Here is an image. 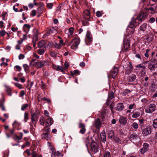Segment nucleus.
Masks as SVG:
<instances>
[{"instance_id":"nucleus-1","label":"nucleus","mask_w":157,"mask_h":157,"mask_svg":"<svg viewBox=\"0 0 157 157\" xmlns=\"http://www.w3.org/2000/svg\"><path fill=\"white\" fill-rule=\"evenodd\" d=\"M118 67H114L113 69L110 71L109 74L108 75V77L114 78L118 73Z\"/></svg>"},{"instance_id":"nucleus-2","label":"nucleus","mask_w":157,"mask_h":157,"mask_svg":"<svg viewBox=\"0 0 157 157\" xmlns=\"http://www.w3.org/2000/svg\"><path fill=\"white\" fill-rule=\"evenodd\" d=\"M83 16L84 18V20L83 22L84 24H86L85 22H86V24L88 23V21H90L89 19L90 18V13L88 10H85L83 13Z\"/></svg>"},{"instance_id":"nucleus-3","label":"nucleus","mask_w":157,"mask_h":157,"mask_svg":"<svg viewBox=\"0 0 157 157\" xmlns=\"http://www.w3.org/2000/svg\"><path fill=\"white\" fill-rule=\"evenodd\" d=\"M157 66V61L155 59H151L148 63V68L151 71H154Z\"/></svg>"},{"instance_id":"nucleus-4","label":"nucleus","mask_w":157,"mask_h":157,"mask_svg":"<svg viewBox=\"0 0 157 157\" xmlns=\"http://www.w3.org/2000/svg\"><path fill=\"white\" fill-rule=\"evenodd\" d=\"M155 108L156 105L155 104H150L146 107L145 112L147 113H151L155 111Z\"/></svg>"},{"instance_id":"nucleus-5","label":"nucleus","mask_w":157,"mask_h":157,"mask_svg":"<svg viewBox=\"0 0 157 157\" xmlns=\"http://www.w3.org/2000/svg\"><path fill=\"white\" fill-rule=\"evenodd\" d=\"M39 112L36 110L35 112L31 114V120L32 122L33 123H36L38 118L39 117Z\"/></svg>"},{"instance_id":"nucleus-6","label":"nucleus","mask_w":157,"mask_h":157,"mask_svg":"<svg viewBox=\"0 0 157 157\" xmlns=\"http://www.w3.org/2000/svg\"><path fill=\"white\" fill-rule=\"evenodd\" d=\"M80 42V40L79 38H74L72 40V45L71 46V48L75 49L77 48Z\"/></svg>"},{"instance_id":"nucleus-7","label":"nucleus","mask_w":157,"mask_h":157,"mask_svg":"<svg viewBox=\"0 0 157 157\" xmlns=\"http://www.w3.org/2000/svg\"><path fill=\"white\" fill-rule=\"evenodd\" d=\"M142 134L144 136H147L150 134L151 132V127L149 126L143 129L142 131Z\"/></svg>"},{"instance_id":"nucleus-8","label":"nucleus","mask_w":157,"mask_h":157,"mask_svg":"<svg viewBox=\"0 0 157 157\" xmlns=\"http://www.w3.org/2000/svg\"><path fill=\"white\" fill-rule=\"evenodd\" d=\"M148 144L144 143L143 145V147L140 149V152L142 154H144L149 149Z\"/></svg>"},{"instance_id":"nucleus-9","label":"nucleus","mask_w":157,"mask_h":157,"mask_svg":"<svg viewBox=\"0 0 157 157\" xmlns=\"http://www.w3.org/2000/svg\"><path fill=\"white\" fill-rule=\"evenodd\" d=\"M146 17V13L144 12H142L138 15L136 19L138 21H142L145 20Z\"/></svg>"},{"instance_id":"nucleus-10","label":"nucleus","mask_w":157,"mask_h":157,"mask_svg":"<svg viewBox=\"0 0 157 157\" xmlns=\"http://www.w3.org/2000/svg\"><path fill=\"white\" fill-rule=\"evenodd\" d=\"M90 147L91 151L94 153L97 152L98 151V148L96 143L94 142H92L90 144Z\"/></svg>"},{"instance_id":"nucleus-11","label":"nucleus","mask_w":157,"mask_h":157,"mask_svg":"<svg viewBox=\"0 0 157 157\" xmlns=\"http://www.w3.org/2000/svg\"><path fill=\"white\" fill-rule=\"evenodd\" d=\"M129 139L132 142H133V141H135L138 140H140V138L136 134L132 133L130 135L129 137Z\"/></svg>"},{"instance_id":"nucleus-12","label":"nucleus","mask_w":157,"mask_h":157,"mask_svg":"<svg viewBox=\"0 0 157 157\" xmlns=\"http://www.w3.org/2000/svg\"><path fill=\"white\" fill-rule=\"evenodd\" d=\"M47 46L46 41L45 40H42L39 42L38 44V47L39 48H45Z\"/></svg>"},{"instance_id":"nucleus-13","label":"nucleus","mask_w":157,"mask_h":157,"mask_svg":"<svg viewBox=\"0 0 157 157\" xmlns=\"http://www.w3.org/2000/svg\"><path fill=\"white\" fill-rule=\"evenodd\" d=\"M114 96V93L113 91H111L109 94L108 95V98L106 101V104L107 105H109L110 100L112 99Z\"/></svg>"},{"instance_id":"nucleus-14","label":"nucleus","mask_w":157,"mask_h":157,"mask_svg":"<svg viewBox=\"0 0 157 157\" xmlns=\"http://www.w3.org/2000/svg\"><path fill=\"white\" fill-rule=\"evenodd\" d=\"M57 31L54 29L53 27L51 28L49 30L47 31L46 34H45L44 35H48L49 34H51L52 35H55L56 34Z\"/></svg>"},{"instance_id":"nucleus-15","label":"nucleus","mask_w":157,"mask_h":157,"mask_svg":"<svg viewBox=\"0 0 157 157\" xmlns=\"http://www.w3.org/2000/svg\"><path fill=\"white\" fill-rule=\"evenodd\" d=\"M101 122L100 119L97 118L95 120L94 125L96 128L99 129L101 127Z\"/></svg>"},{"instance_id":"nucleus-16","label":"nucleus","mask_w":157,"mask_h":157,"mask_svg":"<svg viewBox=\"0 0 157 157\" xmlns=\"http://www.w3.org/2000/svg\"><path fill=\"white\" fill-rule=\"evenodd\" d=\"M79 127L81 128L79 131V132L82 134H84L86 131V129L85 127V124L83 123H80L79 124Z\"/></svg>"},{"instance_id":"nucleus-17","label":"nucleus","mask_w":157,"mask_h":157,"mask_svg":"<svg viewBox=\"0 0 157 157\" xmlns=\"http://www.w3.org/2000/svg\"><path fill=\"white\" fill-rule=\"evenodd\" d=\"M119 121L120 124L122 125H125L127 122L126 118L124 117L121 116L119 118Z\"/></svg>"},{"instance_id":"nucleus-18","label":"nucleus","mask_w":157,"mask_h":157,"mask_svg":"<svg viewBox=\"0 0 157 157\" xmlns=\"http://www.w3.org/2000/svg\"><path fill=\"white\" fill-rule=\"evenodd\" d=\"M124 108V106L123 103H119L117 104L115 108L118 111H121Z\"/></svg>"},{"instance_id":"nucleus-19","label":"nucleus","mask_w":157,"mask_h":157,"mask_svg":"<svg viewBox=\"0 0 157 157\" xmlns=\"http://www.w3.org/2000/svg\"><path fill=\"white\" fill-rule=\"evenodd\" d=\"M92 41V37L90 32L87 31L86 33V37L85 39V43L86 44V41L89 42Z\"/></svg>"},{"instance_id":"nucleus-20","label":"nucleus","mask_w":157,"mask_h":157,"mask_svg":"<svg viewBox=\"0 0 157 157\" xmlns=\"http://www.w3.org/2000/svg\"><path fill=\"white\" fill-rule=\"evenodd\" d=\"M41 137L43 139H45L48 140L50 139L51 136L48 132H46L42 134Z\"/></svg>"},{"instance_id":"nucleus-21","label":"nucleus","mask_w":157,"mask_h":157,"mask_svg":"<svg viewBox=\"0 0 157 157\" xmlns=\"http://www.w3.org/2000/svg\"><path fill=\"white\" fill-rule=\"evenodd\" d=\"M136 19H135L133 18L132 19V21L130 22L129 25L128 26L129 27L131 28H135V26L136 25Z\"/></svg>"},{"instance_id":"nucleus-22","label":"nucleus","mask_w":157,"mask_h":157,"mask_svg":"<svg viewBox=\"0 0 157 157\" xmlns=\"http://www.w3.org/2000/svg\"><path fill=\"white\" fill-rule=\"evenodd\" d=\"M46 122L48 126H50L53 124V121L52 118L49 117L46 120Z\"/></svg>"},{"instance_id":"nucleus-23","label":"nucleus","mask_w":157,"mask_h":157,"mask_svg":"<svg viewBox=\"0 0 157 157\" xmlns=\"http://www.w3.org/2000/svg\"><path fill=\"white\" fill-rule=\"evenodd\" d=\"M130 44L129 43H127L126 44L124 43L122 47V50L126 52L129 48Z\"/></svg>"},{"instance_id":"nucleus-24","label":"nucleus","mask_w":157,"mask_h":157,"mask_svg":"<svg viewBox=\"0 0 157 157\" xmlns=\"http://www.w3.org/2000/svg\"><path fill=\"white\" fill-rule=\"evenodd\" d=\"M31 27L30 25L28 24H25L24 25L23 30L26 33H27Z\"/></svg>"},{"instance_id":"nucleus-25","label":"nucleus","mask_w":157,"mask_h":157,"mask_svg":"<svg viewBox=\"0 0 157 157\" xmlns=\"http://www.w3.org/2000/svg\"><path fill=\"white\" fill-rule=\"evenodd\" d=\"M140 112L134 111L132 115V117L134 118H137L140 116Z\"/></svg>"},{"instance_id":"nucleus-26","label":"nucleus","mask_w":157,"mask_h":157,"mask_svg":"<svg viewBox=\"0 0 157 157\" xmlns=\"http://www.w3.org/2000/svg\"><path fill=\"white\" fill-rule=\"evenodd\" d=\"M136 76L133 74L129 75L128 77V80L130 82L134 81L136 79Z\"/></svg>"},{"instance_id":"nucleus-27","label":"nucleus","mask_w":157,"mask_h":157,"mask_svg":"<svg viewBox=\"0 0 157 157\" xmlns=\"http://www.w3.org/2000/svg\"><path fill=\"white\" fill-rule=\"evenodd\" d=\"M74 28L73 27H71L68 30V37L71 38V36L73 35V31L74 30Z\"/></svg>"},{"instance_id":"nucleus-28","label":"nucleus","mask_w":157,"mask_h":157,"mask_svg":"<svg viewBox=\"0 0 157 157\" xmlns=\"http://www.w3.org/2000/svg\"><path fill=\"white\" fill-rule=\"evenodd\" d=\"M45 49L43 48H39L37 50V52L40 55H43L45 52Z\"/></svg>"},{"instance_id":"nucleus-29","label":"nucleus","mask_w":157,"mask_h":157,"mask_svg":"<svg viewBox=\"0 0 157 157\" xmlns=\"http://www.w3.org/2000/svg\"><path fill=\"white\" fill-rule=\"evenodd\" d=\"M108 137L109 138L111 139L114 136V133L113 131L112 130H109L108 132Z\"/></svg>"},{"instance_id":"nucleus-30","label":"nucleus","mask_w":157,"mask_h":157,"mask_svg":"<svg viewBox=\"0 0 157 157\" xmlns=\"http://www.w3.org/2000/svg\"><path fill=\"white\" fill-rule=\"evenodd\" d=\"M101 140L102 142L105 143L106 141V137L105 134V133H102L101 134Z\"/></svg>"},{"instance_id":"nucleus-31","label":"nucleus","mask_w":157,"mask_h":157,"mask_svg":"<svg viewBox=\"0 0 157 157\" xmlns=\"http://www.w3.org/2000/svg\"><path fill=\"white\" fill-rule=\"evenodd\" d=\"M128 70H126L125 71V73L127 74H129L130 72V70L133 68V67L131 63H129V65H128Z\"/></svg>"},{"instance_id":"nucleus-32","label":"nucleus","mask_w":157,"mask_h":157,"mask_svg":"<svg viewBox=\"0 0 157 157\" xmlns=\"http://www.w3.org/2000/svg\"><path fill=\"white\" fill-rule=\"evenodd\" d=\"M48 145L49 147V149L52 152H54L55 149L54 148L52 144L50 142H48Z\"/></svg>"},{"instance_id":"nucleus-33","label":"nucleus","mask_w":157,"mask_h":157,"mask_svg":"<svg viewBox=\"0 0 157 157\" xmlns=\"http://www.w3.org/2000/svg\"><path fill=\"white\" fill-rule=\"evenodd\" d=\"M147 25V24L145 23L142 25L140 27V30L142 31L143 32L145 31Z\"/></svg>"},{"instance_id":"nucleus-34","label":"nucleus","mask_w":157,"mask_h":157,"mask_svg":"<svg viewBox=\"0 0 157 157\" xmlns=\"http://www.w3.org/2000/svg\"><path fill=\"white\" fill-rule=\"evenodd\" d=\"M31 155V157H42L40 155L38 154L35 151H33Z\"/></svg>"},{"instance_id":"nucleus-35","label":"nucleus","mask_w":157,"mask_h":157,"mask_svg":"<svg viewBox=\"0 0 157 157\" xmlns=\"http://www.w3.org/2000/svg\"><path fill=\"white\" fill-rule=\"evenodd\" d=\"M45 63L46 62L45 61H40L38 63V66L40 67H42L44 65Z\"/></svg>"},{"instance_id":"nucleus-36","label":"nucleus","mask_w":157,"mask_h":157,"mask_svg":"<svg viewBox=\"0 0 157 157\" xmlns=\"http://www.w3.org/2000/svg\"><path fill=\"white\" fill-rule=\"evenodd\" d=\"M45 119L44 117H41L40 119V124L41 125H44V122Z\"/></svg>"},{"instance_id":"nucleus-37","label":"nucleus","mask_w":157,"mask_h":157,"mask_svg":"<svg viewBox=\"0 0 157 157\" xmlns=\"http://www.w3.org/2000/svg\"><path fill=\"white\" fill-rule=\"evenodd\" d=\"M56 70L57 71H59L62 72H63L64 71V69L63 67L58 66L56 67Z\"/></svg>"},{"instance_id":"nucleus-38","label":"nucleus","mask_w":157,"mask_h":157,"mask_svg":"<svg viewBox=\"0 0 157 157\" xmlns=\"http://www.w3.org/2000/svg\"><path fill=\"white\" fill-rule=\"evenodd\" d=\"M6 91L7 93V94L10 96H11L12 94L11 93V89H10L7 86H6Z\"/></svg>"},{"instance_id":"nucleus-39","label":"nucleus","mask_w":157,"mask_h":157,"mask_svg":"<svg viewBox=\"0 0 157 157\" xmlns=\"http://www.w3.org/2000/svg\"><path fill=\"white\" fill-rule=\"evenodd\" d=\"M152 126L155 128H157V119H155L153 120Z\"/></svg>"},{"instance_id":"nucleus-40","label":"nucleus","mask_w":157,"mask_h":157,"mask_svg":"<svg viewBox=\"0 0 157 157\" xmlns=\"http://www.w3.org/2000/svg\"><path fill=\"white\" fill-rule=\"evenodd\" d=\"M110 155V152L107 151H105L104 154V157H109Z\"/></svg>"},{"instance_id":"nucleus-41","label":"nucleus","mask_w":157,"mask_h":157,"mask_svg":"<svg viewBox=\"0 0 157 157\" xmlns=\"http://www.w3.org/2000/svg\"><path fill=\"white\" fill-rule=\"evenodd\" d=\"M28 106V105L27 104H23L22 105L21 110L22 111L25 110Z\"/></svg>"},{"instance_id":"nucleus-42","label":"nucleus","mask_w":157,"mask_h":157,"mask_svg":"<svg viewBox=\"0 0 157 157\" xmlns=\"http://www.w3.org/2000/svg\"><path fill=\"white\" fill-rule=\"evenodd\" d=\"M54 46L57 49H60L62 47V45L59 43H55L54 44Z\"/></svg>"},{"instance_id":"nucleus-43","label":"nucleus","mask_w":157,"mask_h":157,"mask_svg":"<svg viewBox=\"0 0 157 157\" xmlns=\"http://www.w3.org/2000/svg\"><path fill=\"white\" fill-rule=\"evenodd\" d=\"M28 119V114L26 112H25L24 113V120L25 122L27 121Z\"/></svg>"},{"instance_id":"nucleus-44","label":"nucleus","mask_w":157,"mask_h":157,"mask_svg":"<svg viewBox=\"0 0 157 157\" xmlns=\"http://www.w3.org/2000/svg\"><path fill=\"white\" fill-rule=\"evenodd\" d=\"M69 65V63L68 62H66L64 64V67L63 68L64 69V71L65 69L67 68Z\"/></svg>"},{"instance_id":"nucleus-45","label":"nucleus","mask_w":157,"mask_h":157,"mask_svg":"<svg viewBox=\"0 0 157 157\" xmlns=\"http://www.w3.org/2000/svg\"><path fill=\"white\" fill-rule=\"evenodd\" d=\"M132 126L135 129H137L138 128V125L136 122H134L132 124Z\"/></svg>"},{"instance_id":"nucleus-46","label":"nucleus","mask_w":157,"mask_h":157,"mask_svg":"<svg viewBox=\"0 0 157 157\" xmlns=\"http://www.w3.org/2000/svg\"><path fill=\"white\" fill-rule=\"evenodd\" d=\"M114 140L117 143H120L121 142V140L118 137H113Z\"/></svg>"},{"instance_id":"nucleus-47","label":"nucleus","mask_w":157,"mask_h":157,"mask_svg":"<svg viewBox=\"0 0 157 157\" xmlns=\"http://www.w3.org/2000/svg\"><path fill=\"white\" fill-rule=\"evenodd\" d=\"M15 86L19 89H21L22 88V86L21 85L18 83H14Z\"/></svg>"},{"instance_id":"nucleus-48","label":"nucleus","mask_w":157,"mask_h":157,"mask_svg":"<svg viewBox=\"0 0 157 157\" xmlns=\"http://www.w3.org/2000/svg\"><path fill=\"white\" fill-rule=\"evenodd\" d=\"M136 107L135 103H133L132 104L128 106V109H132Z\"/></svg>"},{"instance_id":"nucleus-49","label":"nucleus","mask_w":157,"mask_h":157,"mask_svg":"<svg viewBox=\"0 0 157 157\" xmlns=\"http://www.w3.org/2000/svg\"><path fill=\"white\" fill-rule=\"evenodd\" d=\"M96 15L97 17H99L102 16V14L100 11H97L96 13Z\"/></svg>"},{"instance_id":"nucleus-50","label":"nucleus","mask_w":157,"mask_h":157,"mask_svg":"<svg viewBox=\"0 0 157 157\" xmlns=\"http://www.w3.org/2000/svg\"><path fill=\"white\" fill-rule=\"evenodd\" d=\"M155 21V18L153 17H152L150 18L149 20V22L151 23H153Z\"/></svg>"},{"instance_id":"nucleus-51","label":"nucleus","mask_w":157,"mask_h":157,"mask_svg":"<svg viewBox=\"0 0 157 157\" xmlns=\"http://www.w3.org/2000/svg\"><path fill=\"white\" fill-rule=\"evenodd\" d=\"M136 67H140L141 68L143 69H145L146 67L145 66H142L141 64H139L138 65H137V66H136Z\"/></svg>"},{"instance_id":"nucleus-52","label":"nucleus","mask_w":157,"mask_h":157,"mask_svg":"<svg viewBox=\"0 0 157 157\" xmlns=\"http://www.w3.org/2000/svg\"><path fill=\"white\" fill-rule=\"evenodd\" d=\"M24 154H27L28 155V156H29L31 154L30 153V152L29 150V149H27V150H26L24 152Z\"/></svg>"},{"instance_id":"nucleus-53","label":"nucleus","mask_w":157,"mask_h":157,"mask_svg":"<svg viewBox=\"0 0 157 157\" xmlns=\"http://www.w3.org/2000/svg\"><path fill=\"white\" fill-rule=\"evenodd\" d=\"M47 6L48 8L51 9L52 8L53 4L52 3H49L47 4Z\"/></svg>"},{"instance_id":"nucleus-54","label":"nucleus","mask_w":157,"mask_h":157,"mask_svg":"<svg viewBox=\"0 0 157 157\" xmlns=\"http://www.w3.org/2000/svg\"><path fill=\"white\" fill-rule=\"evenodd\" d=\"M25 94V93L24 91L23 90H22L20 92V94H19L20 96L22 97Z\"/></svg>"},{"instance_id":"nucleus-55","label":"nucleus","mask_w":157,"mask_h":157,"mask_svg":"<svg viewBox=\"0 0 157 157\" xmlns=\"http://www.w3.org/2000/svg\"><path fill=\"white\" fill-rule=\"evenodd\" d=\"M130 93V90L128 89H127L125 90L124 94V95H126L128 94H129Z\"/></svg>"},{"instance_id":"nucleus-56","label":"nucleus","mask_w":157,"mask_h":157,"mask_svg":"<svg viewBox=\"0 0 157 157\" xmlns=\"http://www.w3.org/2000/svg\"><path fill=\"white\" fill-rule=\"evenodd\" d=\"M50 54L51 56L53 57H55L56 56V55L53 52H51Z\"/></svg>"},{"instance_id":"nucleus-57","label":"nucleus","mask_w":157,"mask_h":157,"mask_svg":"<svg viewBox=\"0 0 157 157\" xmlns=\"http://www.w3.org/2000/svg\"><path fill=\"white\" fill-rule=\"evenodd\" d=\"M23 67L25 71L28 70L29 68V66L27 64L23 65Z\"/></svg>"},{"instance_id":"nucleus-58","label":"nucleus","mask_w":157,"mask_h":157,"mask_svg":"<svg viewBox=\"0 0 157 157\" xmlns=\"http://www.w3.org/2000/svg\"><path fill=\"white\" fill-rule=\"evenodd\" d=\"M15 67L19 71H20L21 69V67L18 65L15 66Z\"/></svg>"},{"instance_id":"nucleus-59","label":"nucleus","mask_w":157,"mask_h":157,"mask_svg":"<svg viewBox=\"0 0 157 157\" xmlns=\"http://www.w3.org/2000/svg\"><path fill=\"white\" fill-rule=\"evenodd\" d=\"M36 11L35 10H33L32 11V13H31V14L33 16H34L36 15Z\"/></svg>"},{"instance_id":"nucleus-60","label":"nucleus","mask_w":157,"mask_h":157,"mask_svg":"<svg viewBox=\"0 0 157 157\" xmlns=\"http://www.w3.org/2000/svg\"><path fill=\"white\" fill-rule=\"evenodd\" d=\"M6 32L3 30H1L0 31V34L1 36H4L5 35Z\"/></svg>"},{"instance_id":"nucleus-61","label":"nucleus","mask_w":157,"mask_h":157,"mask_svg":"<svg viewBox=\"0 0 157 157\" xmlns=\"http://www.w3.org/2000/svg\"><path fill=\"white\" fill-rule=\"evenodd\" d=\"M24 56L23 54H20L19 56V59H24Z\"/></svg>"},{"instance_id":"nucleus-62","label":"nucleus","mask_w":157,"mask_h":157,"mask_svg":"<svg viewBox=\"0 0 157 157\" xmlns=\"http://www.w3.org/2000/svg\"><path fill=\"white\" fill-rule=\"evenodd\" d=\"M33 56L34 58H36L37 59H39L40 57L36 53H33Z\"/></svg>"},{"instance_id":"nucleus-63","label":"nucleus","mask_w":157,"mask_h":157,"mask_svg":"<svg viewBox=\"0 0 157 157\" xmlns=\"http://www.w3.org/2000/svg\"><path fill=\"white\" fill-rule=\"evenodd\" d=\"M6 13V12H3L2 13V17L3 20H4L5 19V17Z\"/></svg>"},{"instance_id":"nucleus-64","label":"nucleus","mask_w":157,"mask_h":157,"mask_svg":"<svg viewBox=\"0 0 157 157\" xmlns=\"http://www.w3.org/2000/svg\"><path fill=\"white\" fill-rule=\"evenodd\" d=\"M19 79L20 80L21 82L22 83H24L25 81V78L24 77L20 78Z\"/></svg>"}]
</instances>
